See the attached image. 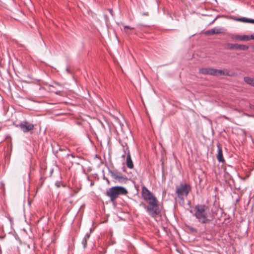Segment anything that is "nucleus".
I'll return each mask as SVG.
<instances>
[{"instance_id":"f257e3e1","label":"nucleus","mask_w":254,"mask_h":254,"mask_svg":"<svg viewBox=\"0 0 254 254\" xmlns=\"http://www.w3.org/2000/svg\"><path fill=\"white\" fill-rule=\"evenodd\" d=\"M194 211V215L200 223L206 224L211 220V213L208 206L204 204H197L195 206Z\"/></svg>"},{"instance_id":"f03ea898","label":"nucleus","mask_w":254,"mask_h":254,"mask_svg":"<svg viewBox=\"0 0 254 254\" xmlns=\"http://www.w3.org/2000/svg\"><path fill=\"white\" fill-rule=\"evenodd\" d=\"M128 193L127 189L123 187L116 186L109 189L106 194L110 197L112 201H114L119 195H126Z\"/></svg>"},{"instance_id":"7ed1b4c3","label":"nucleus","mask_w":254,"mask_h":254,"mask_svg":"<svg viewBox=\"0 0 254 254\" xmlns=\"http://www.w3.org/2000/svg\"><path fill=\"white\" fill-rule=\"evenodd\" d=\"M190 190L191 187L190 185L186 183H182L176 187V192L178 197L180 199L183 200L184 197L187 196Z\"/></svg>"},{"instance_id":"20e7f679","label":"nucleus","mask_w":254,"mask_h":254,"mask_svg":"<svg viewBox=\"0 0 254 254\" xmlns=\"http://www.w3.org/2000/svg\"><path fill=\"white\" fill-rule=\"evenodd\" d=\"M111 176L114 179V181L115 183L126 184L128 181L127 178L126 176L120 173L111 172Z\"/></svg>"},{"instance_id":"39448f33","label":"nucleus","mask_w":254,"mask_h":254,"mask_svg":"<svg viewBox=\"0 0 254 254\" xmlns=\"http://www.w3.org/2000/svg\"><path fill=\"white\" fill-rule=\"evenodd\" d=\"M148 214L152 217H155L158 214V204L152 205L145 207Z\"/></svg>"},{"instance_id":"423d86ee","label":"nucleus","mask_w":254,"mask_h":254,"mask_svg":"<svg viewBox=\"0 0 254 254\" xmlns=\"http://www.w3.org/2000/svg\"><path fill=\"white\" fill-rule=\"evenodd\" d=\"M19 127L24 132H27L32 130L34 126L28 122H24L19 125Z\"/></svg>"},{"instance_id":"0eeeda50","label":"nucleus","mask_w":254,"mask_h":254,"mask_svg":"<svg viewBox=\"0 0 254 254\" xmlns=\"http://www.w3.org/2000/svg\"><path fill=\"white\" fill-rule=\"evenodd\" d=\"M142 193L144 199L147 202L154 196L153 194L145 187L142 188Z\"/></svg>"},{"instance_id":"6e6552de","label":"nucleus","mask_w":254,"mask_h":254,"mask_svg":"<svg viewBox=\"0 0 254 254\" xmlns=\"http://www.w3.org/2000/svg\"><path fill=\"white\" fill-rule=\"evenodd\" d=\"M230 46L231 49L241 50L243 51L247 50L249 48L248 46L238 44H231Z\"/></svg>"},{"instance_id":"1a4fd4ad","label":"nucleus","mask_w":254,"mask_h":254,"mask_svg":"<svg viewBox=\"0 0 254 254\" xmlns=\"http://www.w3.org/2000/svg\"><path fill=\"white\" fill-rule=\"evenodd\" d=\"M231 38L235 41H246L250 40V37L247 35H232Z\"/></svg>"},{"instance_id":"9d476101","label":"nucleus","mask_w":254,"mask_h":254,"mask_svg":"<svg viewBox=\"0 0 254 254\" xmlns=\"http://www.w3.org/2000/svg\"><path fill=\"white\" fill-rule=\"evenodd\" d=\"M214 68H202L199 69V73L202 74H208L214 75Z\"/></svg>"},{"instance_id":"9b49d317","label":"nucleus","mask_w":254,"mask_h":254,"mask_svg":"<svg viewBox=\"0 0 254 254\" xmlns=\"http://www.w3.org/2000/svg\"><path fill=\"white\" fill-rule=\"evenodd\" d=\"M214 76L219 75H226L230 76L231 74L229 73V71L227 69L220 70L214 69Z\"/></svg>"},{"instance_id":"f8f14e48","label":"nucleus","mask_w":254,"mask_h":254,"mask_svg":"<svg viewBox=\"0 0 254 254\" xmlns=\"http://www.w3.org/2000/svg\"><path fill=\"white\" fill-rule=\"evenodd\" d=\"M222 29L221 28H214L206 31V35H211L215 34H220L222 33Z\"/></svg>"},{"instance_id":"ddd939ff","label":"nucleus","mask_w":254,"mask_h":254,"mask_svg":"<svg viewBox=\"0 0 254 254\" xmlns=\"http://www.w3.org/2000/svg\"><path fill=\"white\" fill-rule=\"evenodd\" d=\"M218 154L217 155V159L219 162H223L224 159L223 157L222 150L220 145H217Z\"/></svg>"},{"instance_id":"4468645a","label":"nucleus","mask_w":254,"mask_h":254,"mask_svg":"<svg viewBox=\"0 0 254 254\" xmlns=\"http://www.w3.org/2000/svg\"><path fill=\"white\" fill-rule=\"evenodd\" d=\"M126 164L127 167L129 169H132L134 167L133 162L131 160L130 154L128 152L127 156Z\"/></svg>"},{"instance_id":"2eb2a0df","label":"nucleus","mask_w":254,"mask_h":254,"mask_svg":"<svg viewBox=\"0 0 254 254\" xmlns=\"http://www.w3.org/2000/svg\"><path fill=\"white\" fill-rule=\"evenodd\" d=\"M234 20L237 21H240L242 22L245 23H251L254 24V19L248 18L246 17H241V18H234Z\"/></svg>"},{"instance_id":"dca6fc26","label":"nucleus","mask_w":254,"mask_h":254,"mask_svg":"<svg viewBox=\"0 0 254 254\" xmlns=\"http://www.w3.org/2000/svg\"><path fill=\"white\" fill-rule=\"evenodd\" d=\"M244 80L247 84L254 87V78L246 76L244 77Z\"/></svg>"},{"instance_id":"f3484780","label":"nucleus","mask_w":254,"mask_h":254,"mask_svg":"<svg viewBox=\"0 0 254 254\" xmlns=\"http://www.w3.org/2000/svg\"><path fill=\"white\" fill-rule=\"evenodd\" d=\"M149 205L158 204V200L155 196H153L151 199L147 202Z\"/></svg>"},{"instance_id":"a211bd4d","label":"nucleus","mask_w":254,"mask_h":254,"mask_svg":"<svg viewBox=\"0 0 254 254\" xmlns=\"http://www.w3.org/2000/svg\"><path fill=\"white\" fill-rule=\"evenodd\" d=\"M133 29V28H131L128 26H124V31L127 34H130L131 31Z\"/></svg>"},{"instance_id":"6ab92c4d","label":"nucleus","mask_w":254,"mask_h":254,"mask_svg":"<svg viewBox=\"0 0 254 254\" xmlns=\"http://www.w3.org/2000/svg\"><path fill=\"white\" fill-rule=\"evenodd\" d=\"M124 152L125 154H127V155H128V152L130 153V151L128 148V146H127L126 147H125L124 149Z\"/></svg>"},{"instance_id":"aec40b11","label":"nucleus","mask_w":254,"mask_h":254,"mask_svg":"<svg viewBox=\"0 0 254 254\" xmlns=\"http://www.w3.org/2000/svg\"><path fill=\"white\" fill-rule=\"evenodd\" d=\"M82 243L83 244V247L84 248H86V244H87V242H86V238H84L82 241Z\"/></svg>"},{"instance_id":"412c9836","label":"nucleus","mask_w":254,"mask_h":254,"mask_svg":"<svg viewBox=\"0 0 254 254\" xmlns=\"http://www.w3.org/2000/svg\"><path fill=\"white\" fill-rule=\"evenodd\" d=\"M250 39L254 40V34L251 35L250 37Z\"/></svg>"},{"instance_id":"4be33fe9","label":"nucleus","mask_w":254,"mask_h":254,"mask_svg":"<svg viewBox=\"0 0 254 254\" xmlns=\"http://www.w3.org/2000/svg\"><path fill=\"white\" fill-rule=\"evenodd\" d=\"M110 13L111 15H113V10L112 9H109Z\"/></svg>"},{"instance_id":"5701e85b","label":"nucleus","mask_w":254,"mask_h":254,"mask_svg":"<svg viewBox=\"0 0 254 254\" xmlns=\"http://www.w3.org/2000/svg\"><path fill=\"white\" fill-rule=\"evenodd\" d=\"M143 15H148V12H145L143 13Z\"/></svg>"},{"instance_id":"b1692460","label":"nucleus","mask_w":254,"mask_h":254,"mask_svg":"<svg viewBox=\"0 0 254 254\" xmlns=\"http://www.w3.org/2000/svg\"><path fill=\"white\" fill-rule=\"evenodd\" d=\"M122 157H125V155H124H124H123Z\"/></svg>"},{"instance_id":"393cba45","label":"nucleus","mask_w":254,"mask_h":254,"mask_svg":"<svg viewBox=\"0 0 254 254\" xmlns=\"http://www.w3.org/2000/svg\"><path fill=\"white\" fill-rule=\"evenodd\" d=\"M215 20V19H214V20H213V21L212 22V23L213 22H214Z\"/></svg>"}]
</instances>
